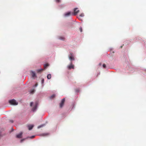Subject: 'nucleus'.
Masks as SVG:
<instances>
[{"instance_id":"obj_1","label":"nucleus","mask_w":146,"mask_h":146,"mask_svg":"<svg viewBox=\"0 0 146 146\" xmlns=\"http://www.w3.org/2000/svg\"><path fill=\"white\" fill-rule=\"evenodd\" d=\"M9 103L11 104L14 105H17L18 104V102H17L14 99L9 100Z\"/></svg>"},{"instance_id":"obj_2","label":"nucleus","mask_w":146,"mask_h":146,"mask_svg":"<svg viewBox=\"0 0 146 146\" xmlns=\"http://www.w3.org/2000/svg\"><path fill=\"white\" fill-rule=\"evenodd\" d=\"M77 8H75L74 9V12L72 13V15H76L78 13H79V10Z\"/></svg>"},{"instance_id":"obj_3","label":"nucleus","mask_w":146,"mask_h":146,"mask_svg":"<svg viewBox=\"0 0 146 146\" xmlns=\"http://www.w3.org/2000/svg\"><path fill=\"white\" fill-rule=\"evenodd\" d=\"M30 72L31 73L32 77L33 78H35L37 77V76H36L35 72L33 71H31Z\"/></svg>"},{"instance_id":"obj_4","label":"nucleus","mask_w":146,"mask_h":146,"mask_svg":"<svg viewBox=\"0 0 146 146\" xmlns=\"http://www.w3.org/2000/svg\"><path fill=\"white\" fill-rule=\"evenodd\" d=\"M37 106L38 103L37 102H36L35 105V106L33 108L32 110V111L33 112H35L36 111L37 107Z\"/></svg>"},{"instance_id":"obj_5","label":"nucleus","mask_w":146,"mask_h":146,"mask_svg":"<svg viewBox=\"0 0 146 146\" xmlns=\"http://www.w3.org/2000/svg\"><path fill=\"white\" fill-rule=\"evenodd\" d=\"M69 57L70 60H74V59L73 57V55L72 53H70V54L69 56Z\"/></svg>"},{"instance_id":"obj_6","label":"nucleus","mask_w":146,"mask_h":146,"mask_svg":"<svg viewBox=\"0 0 146 146\" xmlns=\"http://www.w3.org/2000/svg\"><path fill=\"white\" fill-rule=\"evenodd\" d=\"M65 101V99L64 98L63 99L60 104V108H62L63 106L64 103Z\"/></svg>"},{"instance_id":"obj_7","label":"nucleus","mask_w":146,"mask_h":146,"mask_svg":"<svg viewBox=\"0 0 146 146\" xmlns=\"http://www.w3.org/2000/svg\"><path fill=\"white\" fill-rule=\"evenodd\" d=\"M71 12H67L66 13H65L64 14V15L65 17H67L70 16L71 15Z\"/></svg>"},{"instance_id":"obj_8","label":"nucleus","mask_w":146,"mask_h":146,"mask_svg":"<svg viewBox=\"0 0 146 146\" xmlns=\"http://www.w3.org/2000/svg\"><path fill=\"white\" fill-rule=\"evenodd\" d=\"M68 68L69 69L74 68V66L72 65V62H70V65L68 66Z\"/></svg>"},{"instance_id":"obj_9","label":"nucleus","mask_w":146,"mask_h":146,"mask_svg":"<svg viewBox=\"0 0 146 146\" xmlns=\"http://www.w3.org/2000/svg\"><path fill=\"white\" fill-rule=\"evenodd\" d=\"M22 133L21 132L19 134L17 135L16 137L17 138H21V137L22 135Z\"/></svg>"},{"instance_id":"obj_10","label":"nucleus","mask_w":146,"mask_h":146,"mask_svg":"<svg viewBox=\"0 0 146 146\" xmlns=\"http://www.w3.org/2000/svg\"><path fill=\"white\" fill-rule=\"evenodd\" d=\"M33 125H29L28 126V128L29 129V130H31L32 129L33 127Z\"/></svg>"},{"instance_id":"obj_11","label":"nucleus","mask_w":146,"mask_h":146,"mask_svg":"<svg viewBox=\"0 0 146 146\" xmlns=\"http://www.w3.org/2000/svg\"><path fill=\"white\" fill-rule=\"evenodd\" d=\"M35 90L34 89H32L30 91V93L32 94H33L35 92Z\"/></svg>"},{"instance_id":"obj_12","label":"nucleus","mask_w":146,"mask_h":146,"mask_svg":"<svg viewBox=\"0 0 146 146\" xmlns=\"http://www.w3.org/2000/svg\"><path fill=\"white\" fill-rule=\"evenodd\" d=\"M84 16V14L83 13H82L81 14H80V15H79V17H78V18L79 19H80V17H83Z\"/></svg>"},{"instance_id":"obj_13","label":"nucleus","mask_w":146,"mask_h":146,"mask_svg":"<svg viewBox=\"0 0 146 146\" xmlns=\"http://www.w3.org/2000/svg\"><path fill=\"white\" fill-rule=\"evenodd\" d=\"M43 70V69L41 68V69L37 70L36 71L38 73H40Z\"/></svg>"},{"instance_id":"obj_14","label":"nucleus","mask_w":146,"mask_h":146,"mask_svg":"<svg viewBox=\"0 0 146 146\" xmlns=\"http://www.w3.org/2000/svg\"><path fill=\"white\" fill-rule=\"evenodd\" d=\"M51 78V75L50 74H48L47 76V78L48 79H50Z\"/></svg>"},{"instance_id":"obj_15","label":"nucleus","mask_w":146,"mask_h":146,"mask_svg":"<svg viewBox=\"0 0 146 146\" xmlns=\"http://www.w3.org/2000/svg\"><path fill=\"white\" fill-rule=\"evenodd\" d=\"M55 96V95L54 94H53L51 96L50 98V99H52L54 98Z\"/></svg>"},{"instance_id":"obj_16","label":"nucleus","mask_w":146,"mask_h":146,"mask_svg":"<svg viewBox=\"0 0 146 146\" xmlns=\"http://www.w3.org/2000/svg\"><path fill=\"white\" fill-rule=\"evenodd\" d=\"M44 125H43V124L42 125H40V126H38V129H39V128H41V127H43Z\"/></svg>"},{"instance_id":"obj_17","label":"nucleus","mask_w":146,"mask_h":146,"mask_svg":"<svg viewBox=\"0 0 146 146\" xmlns=\"http://www.w3.org/2000/svg\"><path fill=\"white\" fill-rule=\"evenodd\" d=\"M59 38L62 40H64L65 39L64 37H60Z\"/></svg>"},{"instance_id":"obj_18","label":"nucleus","mask_w":146,"mask_h":146,"mask_svg":"<svg viewBox=\"0 0 146 146\" xmlns=\"http://www.w3.org/2000/svg\"><path fill=\"white\" fill-rule=\"evenodd\" d=\"M48 66V64H45L44 65V66L45 68H46Z\"/></svg>"},{"instance_id":"obj_19","label":"nucleus","mask_w":146,"mask_h":146,"mask_svg":"<svg viewBox=\"0 0 146 146\" xmlns=\"http://www.w3.org/2000/svg\"><path fill=\"white\" fill-rule=\"evenodd\" d=\"M38 86V84L36 83L35 85L33 86V87H36Z\"/></svg>"},{"instance_id":"obj_20","label":"nucleus","mask_w":146,"mask_h":146,"mask_svg":"<svg viewBox=\"0 0 146 146\" xmlns=\"http://www.w3.org/2000/svg\"><path fill=\"white\" fill-rule=\"evenodd\" d=\"M103 67L104 68H106V65L105 64H103Z\"/></svg>"},{"instance_id":"obj_21","label":"nucleus","mask_w":146,"mask_h":146,"mask_svg":"<svg viewBox=\"0 0 146 146\" xmlns=\"http://www.w3.org/2000/svg\"><path fill=\"white\" fill-rule=\"evenodd\" d=\"M79 29H80V32H82V27H80V28Z\"/></svg>"},{"instance_id":"obj_22","label":"nucleus","mask_w":146,"mask_h":146,"mask_svg":"<svg viewBox=\"0 0 146 146\" xmlns=\"http://www.w3.org/2000/svg\"><path fill=\"white\" fill-rule=\"evenodd\" d=\"M79 91H80V90L79 89H78L76 90V92H77V93L79 92Z\"/></svg>"},{"instance_id":"obj_23","label":"nucleus","mask_w":146,"mask_h":146,"mask_svg":"<svg viewBox=\"0 0 146 146\" xmlns=\"http://www.w3.org/2000/svg\"><path fill=\"white\" fill-rule=\"evenodd\" d=\"M47 134H48V133H43L42 134V135H43V136H45V135H47Z\"/></svg>"},{"instance_id":"obj_24","label":"nucleus","mask_w":146,"mask_h":146,"mask_svg":"<svg viewBox=\"0 0 146 146\" xmlns=\"http://www.w3.org/2000/svg\"><path fill=\"white\" fill-rule=\"evenodd\" d=\"M44 80L43 79L42 80L41 82L42 84H43L44 82Z\"/></svg>"},{"instance_id":"obj_25","label":"nucleus","mask_w":146,"mask_h":146,"mask_svg":"<svg viewBox=\"0 0 146 146\" xmlns=\"http://www.w3.org/2000/svg\"><path fill=\"white\" fill-rule=\"evenodd\" d=\"M25 140V139H21V142H22L23 141H24Z\"/></svg>"},{"instance_id":"obj_26","label":"nucleus","mask_w":146,"mask_h":146,"mask_svg":"<svg viewBox=\"0 0 146 146\" xmlns=\"http://www.w3.org/2000/svg\"><path fill=\"white\" fill-rule=\"evenodd\" d=\"M34 137H35V136H31L30 137V138H31L32 139V138H33Z\"/></svg>"},{"instance_id":"obj_27","label":"nucleus","mask_w":146,"mask_h":146,"mask_svg":"<svg viewBox=\"0 0 146 146\" xmlns=\"http://www.w3.org/2000/svg\"><path fill=\"white\" fill-rule=\"evenodd\" d=\"M33 104V102H31V103H30V106H32Z\"/></svg>"},{"instance_id":"obj_28","label":"nucleus","mask_w":146,"mask_h":146,"mask_svg":"<svg viewBox=\"0 0 146 146\" xmlns=\"http://www.w3.org/2000/svg\"><path fill=\"white\" fill-rule=\"evenodd\" d=\"M60 1V0H56V1L57 2H59Z\"/></svg>"},{"instance_id":"obj_29","label":"nucleus","mask_w":146,"mask_h":146,"mask_svg":"<svg viewBox=\"0 0 146 146\" xmlns=\"http://www.w3.org/2000/svg\"><path fill=\"white\" fill-rule=\"evenodd\" d=\"M10 122H11L12 123H13V121L12 120H11L10 121Z\"/></svg>"},{"instance_id":"obj_30","label":"nucleus","mask_w":146,"mask_h":146,"mask_svg":"<svg viewBox=\"0 0 146 146\" xmlns=\"http://www.w3.org/2000/svg\"><path fill=\"white\" fill-rule=\"evenodd\" d=\"M101 65V63H100V64H99V65Z\"/></svg>"},{"instance_id":"obj_31","label":"nucleus","mask_w":146,"mask_h":146,"mask_svg":"<svg viewBox=\"0 0 146 146\" xmlns=\"http://www.w3.org/2000/svg\"><path fill=\"white\" fill-rule=\"evenodd\" d=\"M1 136V134L0 133V137Z\"/></svg>"}]
</instances>
